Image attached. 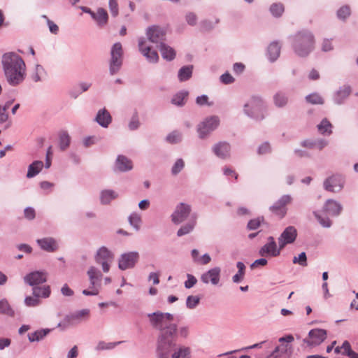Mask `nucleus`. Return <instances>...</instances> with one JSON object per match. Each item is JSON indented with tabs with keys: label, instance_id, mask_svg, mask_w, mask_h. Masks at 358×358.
Masks as SVG:
<instances>
[{
	"label": "nucleus",
	"instance_id": "1",
	"mask_svg": "<svg viewBox=\"0 0 358 358\" xmlns=\"http://www.w3.org/2000/svg\"><path fill=\"white\" fill-rule=\"evenodd\" d=\"M147 317L150 326L159 331L156 343L157 358H170L176 349L177 324L172 323L173 315L158 310L147 314Z\"/></svg>",
	"mask_w": 358,
	"mask_h": 358
},
{
	"label": "nucleus",
	"instance_id": "2",
	"mask_svg": "<svg viewBox=\"0 0 358 358\" xmlns=\"http://www.w3.org/2000/svg\"><path fill=\"white\" fill-rule=\"evenodd\" d=\"M1 64L8 83L11 86L20 85L25 78L26 65L22 58L15 52L3 55Z\"/></svg>",
	"mask_w": 358,
	"mask_h": 358
},
{
	"label": "nucleus",
	"instance_id": "3",
	"mask_svg": "<svg viewBox=\"0 0 358 358\" xmlns=\"http://www.w3.org/2000/svg\"><path fill=\"white\" fill-rule=\"evenodd\" d=\"M315 38L308 30L298 31L293 38L292 48L299 57H307L314 49Z\"/></svg>",
	"mask_w": 358,
	"mask_h": 358
},
{
	"label": "nucleus",
	"instance_id": "4",
	"mask_svg": "<svg viewBox=\"0 0 358 358\" xmlns=\"http://www.w3.org/2000/svg\"><path fill=\"white\" fill-rule=\"evenodd\" d=\"M266 106L259 96H252L248 103L244 105V113L257 121H261L265 117Z\"/></svg>",
	"mask_w": 358,
	"mask_h": 358
},
{
	"label": "nucleus",
	"instance_id": "5",
	"mask_svg": "<svg viewBox=\"0 0 358 358\" xmlns=\"http://www.w3.org/2000/svg\"><path fill=\"white\" fill-rule=\"evenodd\" d=\"M123 61V49L121 43L117 42L113 45L110 50L109 62L110 74L113 76L120 69Z\"/></svg>",
	"mask_w": 358,
	"mask_h": 358
},
{
	"label": "nucleus",
	"instance_id": "6",
	"mask_svg": "<svg viewBox=\"0 0 358 358\" xmlns=\"http://www.w3.org/2000/svg\"><path fill=\"white\" fill-rule=\"evenodd\" d=\"M220 124V119L217 116H210L205 119L197 126V132L199 138L204 139L214 131Z\"/></svg>",
	"mask_w": 358,
	"mask_h": 358
},
{
	"label": "nucleus",
	"instance_id": "7",
	"mask_svg": "<svg viewBox=\"0 0 358 358\" xmlns=\"http://www.w3.org/2000/svg\"><path fill=\"white\" fill-rule=\"evenodd\" d=\"M94 259L97 264L101 265L103 271L108 273L114 259V254L107 248L102 246L96 251Z\"/></svg>",
	"mask_w": 358,
	"mask_h": 358
},
{
	"label": "nucleus",
	"instance_id": "8",
	"mask_svg": "<svg viewBox=\"0 0 358 358\" xmlns=\"http://www.w3.org/2000/svg\"><path fill=\"white\" fill-rule=\"evenodd\" d=\"M139 257L137 251L124 252L118 259V268L122 271L133 268L138 262Z\"/></svg>",
	"mask_w": 358,
	"mask_h": 358
},
{
	"label": "nucleus",
	"instance_id": "9",
	"mask_svg": "<svg viewBox=\"0 0 358 358\" xmlns=\"http://www.w3.org/2000/svg\"><path fill=\"white\" fill-rule=\"evenodd\" d=\"M146 36L149 42L156 44L157 48L164 43L166 31L164 28L152 25L146 29Z\"/></svg>",
	"mask_w": 358,
	"mask_h": 358
},
{
	"label": "nucleus",
	"instance_id": "10",
	"mask_svg": "<svg viewBox=\"0 0 358 358\" xmlns=\"http://www.w3.org/2000/svg\"><path fill=\"white\" fill-rule=\"evenodd\" d=\"M138 50L141 53L150 63H157L159 61V55L156 50H152L151 47L148 45L147 40L141 37L138 40Z\"/></svg>",
	"mask_w": 358,
	"mask_h": 358
},
{
	"label": "nucleus",
	"instance_id": "11",
	"mask_svg": "<svg viewBox=\"0 0 358 358\" xmlns=\"http://www.w3.org/2000/svg\"><path fill=\"white\" fill-rule=\"evenodd\" d=\"M192 208L191 206L185 203H180L171 215V221L178 224L184 222L189 215Z\"/></svg>",
	"mask_w": 358,
	"mask_h": 358
},
{
	"label": "nucleus",
	"instance_id": "12",
	"mask_svg": "<svg viewBox=\"0 0 358 358\" xmlns=\"http://www.w3.org/2000/svg\"><path fill=\"white\" fill-rule=\"evenodd\" d=\"M297 237V231L293 226L285 229L278 238L280 250H282L287 245L293 243Z\"/></svg>",
	"mask_w": 358,
	"mask_h": 358
},
{
	"label": "nucleus",
	"instance_id": "13",
	"mask_svg": "<svg viewBox=\"0 0 358 358\" xmlns=\"http://www.w3.org/2000/svg\"><path fill=\"white\" fill-rule=\"evenodd\" d=\"M344 182V178L341 176L334 175L324 181L323 186L328 192H338L343 188Z\"/></svg>",
	"mask_w": 358,
	"mask_h": 358
},
{
	"label": "nucleus",
	"instance_id": "14",
	"mask_svg": "<svg viewBox=\"0 0 358 358\" xmlns=\"http://www.w3.org/2000/svg\"><path fill=\"white\" fill-rule=\"evenodd\" d=\"M309 338H304L303 343L310 346L321 344L327 338V331L322 329H314L308 333Z\"/></svg>",
	"mask_w": 358,
	"mask_h": 358
},
{
	"label": "nucleus",
	"instance_id": "15",
	"mask_svg": "<svg viewBox=\"0 0 358 358\" xmlns=\"http://www.w3.org/2000/svg\"><path fill=\"white\" fill-rule=\"evenodd\" d=\"M90 310L87 308L75 311L66 315L64 318V323L67 325H75L88 318Z\"/></svg>",
	"mask_w": 358,
	"mask_h": 358
},
{
	"label": "nucleus",
	"instance_id": "16",
	"mask_svg": "<svg viewBox=\"0 0 358 358\" xmlns=\"http://www.w3.org/2000/svg\"><path fill=\"white\" fill-rule=\"evenodd\" d=\"M23 279L24 282L30 286L39 285L47 281V273L41 271L30 272L24 275Z\"/></svg>",
	"mask_w": 358,
	"mask_h": 358
},
{
	"label": "nucleus",
	"instance_id": "17",
	"mask_svg": "<svg viewBox=\"0 0 358 358\" xmlns=\"http://www.w3.org/2000/svg\"><path fill=\"white\" fill-rule=\"evenodd\" d=\"M292 198L289 194L282 196L273 206L270 207V210L273 213L283 217L286 213V205L291 203Z\"/></svg>",
	"mask_w": 358,
	"mask_h": 358
},
{
	"label": "nucleus",
	"instance_id": "18",
	"mask_svg": "<svg viewBox=\"0 0 358 358\" xmlns=\"http://www.w3.org/2000/svg\"><path fill=\"white\" fill-rule=\"evenodd\" d=\"M280 245L277 247V244L273 236L268 238V243L264 245L259 250V254L262 257L271 256L277 257L280 254Z\"/></svg>",
	"mask_w": 358,
	"mask_h": 358
},
{
	"label": "nucleus",
	"instance_id": "19",
	"mask_svg": "<svg viewBox=\"0 0 358 358\" xmlns=\"http://www.w3.org/2000/svg\"><path fill=\"white\" fill-rule=\"evenodd\" d=\"M221 269L220 267H214L201 275V280L204 284L211 283L213 285H217L220 280Z\"/></svg>",
	"mask_w": 358,
	"mask_h": 358
},
{
	"label": "nucleus",
	"instance_id": "20",
	"mask_svg": "<svg viewBox=\"0 0 358 358\" xmlns=\"http://www.w3.org/2000/svg\"><path fill=\"white\" fill-rule=\"evenodd\" d=\"M212 150L213 153L220 159H225L230 157L231 145L226 141L215 143Z\"/></svg>",
	"mask_w": 358,
	"mask_h": 358
},
{
	"label": "nucleus",
	"instance_id": "21",
	"mask_svg": "<svg viewBox=\"0 0 358 358\" xmlns=\"http://www.w3.org/2000/svg\"><path fill=\"white\" fill-rule=\"evenodd\" d=\"M342 210V205L339 202L334 199L327 200L323 206V211L325 213L333 217L338 216Z\"/></svg>",
	"mask_w": 358,
	"mask_h": 358
},
{
	"label": "nucleus",
	"instance_id": "22",
	"mask_svg": "<svg viewBox=\"0 0 358 358\" xmlns=\"http://www.w3.org/2000/svg\"><path fill=\"white\" fill-rule=\"evenodd\" d=\"M36 243L41 250L48 252H53L59 248L57 241L52 237L37 239Z\"/></svg>",
	"mask_w": 358,
	"mask_h": 358
},
{
	"label": "nucleus",
	"instance_id": "23",
	"mask_svg": "<svg viewBox=\"0 0 358 358\" xmlns=\"http://www.w3.org/2000/svg\"><path fill=\"white\" fill-rule=\"evenodd\" d=\"M300 144L303 148L322 150L328 145L329 141L324 138L306 139L301 141Z\"/></svg>",
	"mask_w": 358,
	"mask_h": 358
},
{
	"label": "nucleus",
	"instance_id": "24",
	"mask_svg": "<svg viewBox=\"0 0 358 358\" xmlns=\"http://www.w3.org/2000/svg\"><path fill=\"white\" fill-rule=\"evenodd\" d=\"M352 90L350 85H344L339 87V89L334 94V101L337 105L343 104L348 97L351 94Z\"/></svg>",
	"mask_w": 358,
	"mask_h": 358
},
{
	"label": "nucleus",
	"instance_id": "25",
	"mask_svg": "<svg viewBox=\"0 0 358 358\" xmlns=\"http://www.w3.org/2000/svg\"><path fill=\"white\" fill-rule=\"evenodd\" d=\"M87 273L89 277L90 286L99 289L103 277L101 272L95 266H90Z\"/></svg>",
	"mask_w": 358,
	"mask_h": 358
},
{
	"label": "nucleus",
	"instance_id": "26",
	"mask_svg": "<svg viewBox=\"0 0 358 358\" xmlns=\"http://www.w3.org/2000/svg\"><path fill=\"white\" fill-rule=\"evenodd\" d=\"M292 341H294V337L292 335H287L279 338V342L287 343V344H282L281 345H280V355H282V357L281 358H288L292 355L293 349L292 347L290 345H289V343H292Z\"/></svg>",
	"mask_w": 358,
	"mask_h": 358
},
{
	"label": "nucleus",
	"instance_id": "27",
	"mask_svg": "<svg viewBox=\"0 0 358 358\" xmlns=\"http://www.w3.org/2000/svg\"><path fill=\"white\" fill-rule=\"evenodd\" d=\"M115 168L120 172H126L133 169V164L127 157L118 155L115 161Z\"/></svg>",
	"mask_w": 358,
	"mask_h": 358
},
{
	"label": "nucleus",
	"instance_id": "28",
	"mask_svg": "<svg viewBox=\"0 0 358 358\" xmlns=\"http://www.w3.org/2000/svg\"><path fill=\"white\" fill-rule=\"evenodd\" d=\"M95 121L102 127L106 128L110 124L112 117L106 108L100 109L95 117Z\"/></svg>",
	"mask_w": 358,
	"mask_h": 358
},
{
	"label": "nucleus",
	"instance_id": "29",
	"mask_svg": "<svg viewBox=\"0 0 358 358\" xmlns=\"http://www.w3.org/2000/svg\"><path fill=\"white\" fill-rule=\"evenodd\" d=\"M118 197V194L110 189H105L100 192L99 200L102 205H108L113 200Z\"/></svg>",
	"mask_w": 358,
	"mask_h": 358
},
{
	"label": "nucleus",
	"instance_id": "30",
	"mask_svg": "<svg viewBox=\"0 0 358 358\" xmlns=\"http://www.w3.org/2000/svg\"><path fill=\"white\" fill-rule=\"evenodd\" d=\"M281 46L277 41H273L270 43L268 47L267 54L269 60L271 62H275L280 56Z\"/></svg>",
	"mask_w": 358,
	"mask_h": 358
},
{
	"label": "nucleus",
	"instance_id": "31",
	"mask_svg": "<svg viewBox=\"0 0 358 358\" xmlns=\"http://www.w3.org/2000/svg\"><path fill=\"white\" fill-rule=\"evenodd\" d=\"M51 289L49 285L34 286L32 288V294L39 299L40 297L46 299L50 296Z\"/></svg>",
	"mask_w": 358,
	"mask_h": 358
},
{
	"label": "nucleus",
	"instance_id": "32",
	"mask_svg": "<svg viewBox=\"0 0 358 358\" xmlns=\"http://www.w3.org/2000/svg\"><path fill=\"white\" fill-rule=\"evenodd\" d=\"M92 19L96 21L99 27H103L108 22V15L105 9L99 8L94 13V17H92Z\"/></svg>",
	"mask_w": 358,
	"mask_h": 358
},
{
	"label": "nucleus",
	"instance_id": "33",
	"mask_svg": "<svg viewBox=\"0 0 358 358\" xmlns=\"http://www.w3.org/2000/svg\"><path fill=\"white\" fill-rule=\"evenodd\" d=\"M317 129L318 132L323 136H328L333 133V125L327 118L322 120L320 124L317 125Z\"/></svg>",
	"mask_w": 358,
	"mask_h": 358
},
{
	"label": "nucleus",
	"instance_id": "34",
	"mask_svg": "<svg viewBox=\"0 0 358 358\" xmlns=\"http://www.w3.org/2000/svg\"><path fill=\"white\" fill-rule=\"evenodd\" d=\"M50 329H41L33 333L28 334V340L29 342H39L42 341L50 332Z\"/></svg>",
	"mask_w": 358,
	"mask_h": 358
},
{
	"label": "nucleus",
	"instance_id": "35",
	"mask_svg": "<svg viewBox=\"0 0 358 358\" xmlns=\"http://www.w3.org/2000/svg\"><path fill=\"white\" fill-rule=\"evenodd\" d=\"M44 164L42 161L36 160L32 162L29 166L27 173V178H31L38 175L42 170Z\"/></svg>",
	"mask_w": 358,
	"mask_h": 358
},
{
	"label": "nucleus",
	"instance_id": "36",
	"mask_svg": "<svg viewBox=\"0 0 358 358\" xmlns=\"http://www.w3.org/2000/svg\"><path fill=\"white\" fill-rule=\"evenodd\" d=\"M273 100L277 108H284L287 105L289 98L285 92L279 91L273 95Z\"/></svg>",
	"mask_w": 358,
	"mask_h": 358
},
{
	"label": "nucleus",
	"instance_id": "37",
	"mask_svg": "<svg viewBox=\"0 0 358 358\" xmlns=\"http://www.w3.org/2000/svg\"><path fill=\"white\" fill-rule=\"evenodd\" d=\"M189 92L186 90H181L174 94L171 100L172 104L177 106H183L185 104V99L187 98Z\"/></svg>",
	"mask_w": 358,
	"mask_h": 358
},
{
	"label": "nucleus",
	"instance_id": "38",
	"mask_svg": "<svg viewBox=\"0 0 358 358\" xmlns=\"http://www.w3.org/2000/svg\"><path fill=\"white\" fill-rule=\"evenodd\" d=\"M158 48H159L162 56L164 59L167 61H171L175 58L176 52L173 48L169 45H167L164 43Z\"/></svg>",
	"mask_w": 358,
	"mask_h": 358
},
{
	"label": "nucleus",
	"instance_id": "39",
	"mask_svg": "<svg viewBox=\"0 0 358 358\" xmlns=\"http://www.w3.org/2000/svg\"><path fill=\"white\" fill-rule=\"evenodd\" d=\"M193 66L192 65L184 66L178 71V77L180 82L189 80L192 75Z\"/></svg>",
	"mask_w": 358,
	"mask_h": 358
},
{
	"label": "nucleus",
	"instance_id": "40",
	"mask_svg": "<svg viewBox=\"0 0 358 358\" xmlns=\"http://www.w3.org/2000/svg\"><path fill=\"white\" fill-rule=\"evenodd\" d=\"M269 11L274 17H280L285 11V6L280 2L273 3L270 6Z\"/></svg>",
	"mask_w": 358,
	"mask_h": 358
},
{
	"label": "nucleus",
	"instance_id": "41",
	"mask_svg": "<svg viewBox=\"0 0 358 358\" xmlns=\"http://www.w3.org/2000/svg\"><path fill=\"white\" fill-rule=\"evenodd\" d=\"M46 71L43 66L40 64H36L33 73H31V78L32 80L37 83L42 80V78L45 76Z\"/></svg>",
	"mask_w": 358,
	"mask_h": 358
},
{
	"label": "nucleus",
	"instance_id": "42",
	"mask_svg": "<svg viewBox=\"0 0 358 358\" xmlns=\"http://www.w3.org/2000/svg\"><path fill=\"white\" fill-rule=\"evenodd\" d=\"M0 314L6 315L9 317L15 316V311L6 299L0 301Z\"/></svg>",
	"mask_w": 358,
	"mask_h": 358
},
{
	"label": "nucleus",
	"instance_id": "43",
	"mask_svg": "<svg viewBox=\"0 0 358 358\" xmlns=\"http://www.w3.org/2000/svg\"><path fill=\"white\" fill-rule=\"evenodd\" d=\"M190 348L189 347L180 346L173 351L171 358H189Z\"/></svg>",
	"mask_w": 358,
	"mask_h": 358
},
{
	"label": "nucleus",
	"instance_id": "44",
	"mask_svg": "<svg viewBox=\"0 0 358 358\" xmlns=\"http://www.w3.org/2000/svg\"><path fill=\"white\" fill-rule=\"evenodd\" d=\"M236 267L238 272L232 277V280L234 283H238L243 279L245 271V266L242 262H238Z\"/></svg>",
	"mask_w": 358,
	"mask_h": 358
},
{
	"label": "nucleus",
	"instance_id": "45",
	"mask_svg": "<svg viewBox=\"0 0 358 358\" xmlns=\"http://www.w3.org/2000/svg\"><path fill=\"white\" fill-rule=\"evenodd\" d=\"M122 343H123V341L110 342V343H106L105 341H99L97 343L96 346L95 347V350L96 351L112 350L114 348H115L117 345H119Z\"/></svg>",
	"mask_w": 358,
	"mask_h": 358
},
{
	"label": "nucleus",
	"instance_id": "46",
	"mask_svg": "<svg viewBox=\"0 0 358 358\" xmlns=\"http://www.w3.org/2000/svg\"><path fill=\"white\" fill-rule=\"evenodd\" d=\"M195 224H196V221L194 219L193 221L188 222L187 224L182 226L177 231V236H182L184 235L188 234L194 229Z\"/></svg>",
	"mask_w": 358,
	"mask_h": 358
},
{
	"label": "nucleus",
	"instance_id": "47",
	"mask_svg": "<svg viewBox=\"0 0 358 358\" xmlns=\"http://www.w3.org/2000/svg\"><path fill=\"white\" fill-rule=\"evenodd\" d=\"M71 138L66 131H63L59 134V148L62 150H65L70 145Z\"/></svg>",
	"mask_w": 358,
	"mask_h": 358
},
{
	"label": "nucleus",
	"instance_id": "48",
	"mask_svg": "<svg viewBox=\"0 0 358 358\" xmlns=\"http://www.w3.org/2000/svg\"><path fill=\"white\" fill-rule=\"evenodd\" d=\"M129 222L136 231H138L141 223V215L136 213H131L129 217Z\"/></svg>",
	"mask_w": 358,
	"mask_h": 358
},
{
	"label": "nucleus",
	"instance_id": "49",
	"mask_svg": "<svg viewBox=\"0 0 358 358\" xmlns=\"http://www.w3.org/2000/svg\"><path fill=\"white\" fill-rule=\"evenodd\" d=\"M182 135L178 131H173L166 136V141L170 143H178L182 141Z\"/></svg>",
	"mask_w": 358,
	"mask_h": 358
},
{
	"label": "nucleus",
	"instance_id": "50",
	"mask_svg": "<svg viewBox=\"0 0 358 358\" xmlns=\"http://www.w3.org/2000/svg\"><path fill=\"white\" fill-rule=\"evenodd\" d=\"M307 102L312 104H323V98L317 93H313L306 96Z\"/></svg>",
	"mask_w": 358,
	"mask_h": 358
},
{
	"label": "nucleus",
	"instance_id": "51",
	"mask_svg": "<svg viewBox=\"0 0 358 358\" xmlns=\"http://www.w3.org/2000/svg\"><path fill=\"white\" fill-rule=\"evenodd\" d=\"M199 296L190 295L186 299V306L189 309H194L199 305Z\"/></svg>",
	"mask_w": 358,
	"mask_h": 358
},
{
	"label": "nucleus",
	"instance_id": "52",
	"mask_svg": "<svg viewBox=\"0 0 358 358\" xmlns=\"http://www.w3.org/2000/svg\"><path fill=\"white\" fill-rule=\"evenodd\" d=\"M313 215L323 227L329 228L331 226L332 222L329 217H324L316 211L313 212Z\"/></svg>",
	"mask_w": 358,
	"mask_h": 358
},
{
	"label": "nucleus",
	"instance_id": "53",
	"mask_svg": "<svg viewBox=\"0 0 358 358\" xmlns=\"http://www.w3.org/2000/svg\"><path fill=\"white\" fill-rule=\"evenodd\" d=\"M41 303L40 299L33 296H26L24 299V304L28 307H36Z\"/></svg>",
	"mask_w": 358,
	"mask_h": 358
},
{
	"label": "nucleus",
	"instance_id": "54",
	"mask_svg": "<svg viewBox=\"0 0 358 358\" xmlns=\"http://www.w3.org/2000/svg\"><path fill=\"white\" fill-rule=\"evenodd\" d=\"M350 15V8L348 6L341 7L337 11V17L341 20H345Z\"/></svg>",
	"mask_w": 358,
	"mask_h": 358
},
{
	"label": "nucleus",
	"instance_id": "55",
	"mask_svg": "<svg viewBox=\"0 0 358 358\" xmlns=\"http://www.w3.org/2000/svg\"><path fill=\"white\" fill-rule=\"evenodd\" d=\"M292 262L298 264L301 266H307V257L305 252H301L298 257H294Z\"/></svg>",
	"mask_w": 358,
	"mask_h": 358
},
{
	"label": "nucleus",
	"instance_id": "56",
	"mask_svg": "<svg viewBox=\"0 0 358 358\" xmlns=\"http://www.w3.org/2000/svg\"><path fill=\"white\" fill-rule=\"evenodd\" d=\"M184 166H185L184 161L182 159H177V161L175 162V164L172 166L171 173L175 176L178 174L183 169Z\"/></svg>",
	"mask_w": 358,
	"mask_h": 358
},
{
	"label": "nucleus",
	"instance_id": "57",
	"mask_svg": "<svg viewBox=\"0 0 358 358\" xmlns=\"http://www.w3.org/2000/svg\"><path fill=\"white\" fill-rule=\"evenodd\" d=\"M140 127V122L137 115H134L131 117L128 127L131 131H134L138 129Z\"/></svg>",
	"mask_w": 358,
	"mask_h": 358
},
{
	"label": "nucleus",
	"instance_id": "58",
	"mask_svg": "<svg viewBox=\"0 0 358 358\" xmlns=\"http://www.w3.org/2000/svg\"><path fill=\"white\" fill-rule=\"evenodd\" d=\"M187 280L185 282L184 285L187 289L193 287L197 282V279L192 274H187Z\"/></svg>",
	"mask_w": 358,
	"mask_h": 358
},
{
	"label": "nucleus",
	"instance_id": "59",
	"mask_svg": "<svg viewBox=\"0 0 358 358\" xmlns=\"http://www.w3.org/2000/svg\"><path fill=\"white\" fill-rule=\"evenodd\" d=\"M271 152V147L268 142H264L261 144L257 150V152L259 155H264L267 153H270Z\"/></svg>",
	"mask_w": 358,
	"mask_h": 358
},
{
	"label": "nucleus",
	"instance_id": "60",
	"mask_svg": "<svg viewBox=\"0 0 358 358\" xmlns=\"http://www.w3.org/2000/svg\"><path fill=\"white\" fill-rule=\"evenodd\" d=\"M185 20L190 26H194L197 22V16L194 13L189 12L185 15Z\"/></svg>",
	"mask_w": 358,
	"mask_h": 358
},
{
	"label": "nucleus",
	"instance_id": "61",
	"mask_svg": "<svg viewBox=\"0 0 358 358\" xmlns=\"http://www.w3.org/2000/svg\"><path fill=\"white\" fill-rule=\"evenodd\" d=\"M109 8L111 15L113 17H116L118 15V4L117 0H109Z\"/></svg>",
	"mask_w": 358,
	"mask_h": 358
},
{
	"label": "nucleus",
	"instance_id": "62",
	"mask_svg": "<svg viewBox=\"0 0 358 358\" xmlns=\"http://www.w3.org/2000/svg\"><path fill=\"white\" fill-rule=\"evenodd\" d=\"M43 17L47 20V24L48 25L50 31L52 34H57V33L59 31L58 26L54 22L49 20L46 15H43Z\"/></svg>",
	"mask_w": 358,
	"mask_h": 358
},
{
	"label": "nucleus",
	"instance_id": "63",
	"mask_svg": "<svg viewBox=\"0 0 358 358\" xmlns=\"http://www.w3.org/2000/svg\"><path fill=\"white\" fill-rule=\"evenodd\" d=\"M214 24L210 20H203L200 23V28L201 31H210L212 29H213Z\"/></svg>",
	"mask_w": 358,
	"mask_h": 358
},
{
	"label": "nucleus",
	"instance_id": "64",
	"mask_svg": "<svg viewBox=\"0 0 358 358\" xmlns=\"http://www.w3.org/2000/svg\"><path fill=\"white\" fill-rule=\"evenodd\" d=\"M24 217L29 220H32L36 217L35 210L31 207H27L24 210Z\"/></svg>",
	"mask_w": 358,
	"mask_h": 358
}]
</instances>
